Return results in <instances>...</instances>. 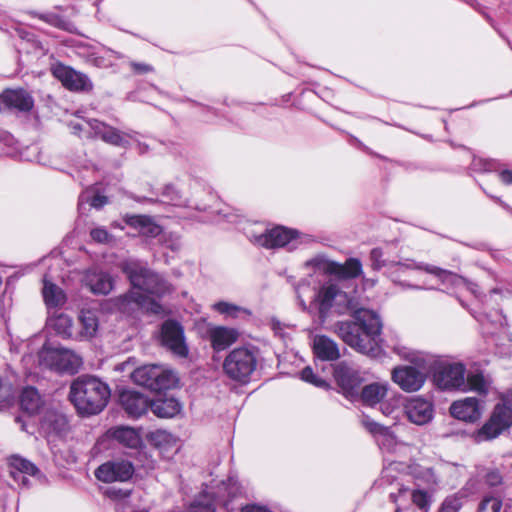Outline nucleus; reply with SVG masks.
<instances>
[{"label":"nucleus","instance_id":"45","mask_svg":"<svg viewBox=\"0 0 512 512\" xmlns=\"http://www.w3.org/2000/svg\"><path fill=\"white\" fill-rule=\"evenodd\" d=\"M90 236L95 242L103 244L109 243L112 239V236L108 233V231L101 227L92 229Z\"/></svg>","mask_w":512,"mask_h":512},{"label":"nucleus","instance_id":"31","mask_svg":"<svg viewBox=\"0 0 512 512\" xmlns=\"http://www.w3.org/2000/svg\"><path fill=\"white\" fill-rule=\"evenodd\" d=\"M330 271L342 279L355 278L362 273V264L356 258H349L344 264L332 263Z\"/></svg>","mask_w":512,"mask_h":512},{"label":"nucleus","instance_id":"9","mask_svg":"<svg viewBox=\"0 0 512 512\" xmlns=\"http://www.w3.org/2000/svg\"><path fill=\"white\" fill-rule=\"evenodd\" d=\"M40 366L59 373L74 374L82 366V358L64 347L45 346L39 353Z\"/></svg>","mask_w":512,"mask_h":512},{"label":"nucleus","instance_id":"48","mask_svg":"<svg viewBox=\"0 0 512 512\" xmlns=\"http://www.w3.org/2000/svg\"><path fill=\"white\" fill-rule=\"evenodd\" d=\"M491 162L482 159L473 160V168L480 171H489L491 169Z\"/></svg>","mask_w":512,"mask_h":512},{"label":"nucleus","instance_id":"53","mask_svg":"<svg viewBox=\"0 0 512 512\" xmlns=\"http://www.w3.org/2000/svg\"><path fill=\"white\" fill-rule=\"evenodd\" d=\"M300 238V232L296 229L290 228V249L292 248V244Z\"/></svg>","mask_w":512,"mask_h":512},{"label":"nucleus","instance_id":"61","mask_svg":"<svg viewBox=\"0 0 512 512\" xmlns=\"http://www.w3.org/2000/svg\"><path fill=\"white\" fill-rule=\"evenodd\" d=\"M511 94H512V90H511Z\"/></svg>","mask_w":512,"mask_h":512},{"label":"nucleus","instance_id":"27","mask_svg":"<svg viewBox=\"0 0 512 512\" xmlns=\"http://www.w3.org/2000/svg\"><path fill=\"white\" fill-rule=\"evenodd\" d=\"M9 467L10 475L15 480L21 477L24 485H27L24 475L37 476L39 474L38 468L32 462L19 456H11L9 458Z\"/></svg>","mask_w":512,"mask_h":512},{"label":"nucleus","instance_id":"24","mask_svg":"<svg viewBox=\"0 0 512 512\" xmlns=\"http://www.w3.org/2000/svg\"><path fill=\"white\" fill-rule=\"evenodd\" d=\"M388 391L387 382H374L361 388L359 396L364 405L374 407L387 397Z\"/></svg>","mask_w":512,"mask_h":512},{"label":"nucleus","instance_id":"5","mask_svg":"<svg viewBox=\"0 0 512 512\" xmlns=\"http://www.w3.org/2000/svg\"><path fill=\"white\" fill-rule=\"evenodd\" d=\"M109 397L108 385L95 377L78 378L70 387V400L81 414L94 415L101 412Z\"/></svg>","mask_w":512,"mask_h":512},{"label":"nucleus","instance_id":"29","mask_svg":"<svg viewBox=\"0 0 512 512\" xmlns=\"http://www.w3.org/2000/svg\"><path fill=\"white\" fill-rule=\"evenodd\" d=\"M150 409L159 418H172L180 413L181 404L175 398H158L151 401Z\"/></svg>","mask_w":512,"mask_h":512},{"label":"nucleus","instance_id":"21","mask_svg":"<svg viewBox=\"0 0 512 512\" xmlns=\"http://www.w3.org/2000/svg\"><path fill=\"white\" fill-rule=\"evenodd\" d=\"M3 111L6 108H14L19 111L28 112L34 106L32 96L23 89H7L2 92Z\"/></svg>","mask_w":512,"mask_h":512},{"label":"nucleus","instance_id":"52","mask_svg":"<svg viewBox=\"0 0 512 512\" xmlns=\"http://www.w3.org/2000/svg\"><path fill=\"white\" fill-rule=\"evenodd\" d=\"M241 512H271L265 507L258 505H247L245 506Z\"/></svg>","mask_w":512,"mask_h":512},{"label":"nucleus","instance_id":"34","mask_svg":"<svg viewBox=\"0 0 512 512\" xmlns=\"http://www.w3.org/2000/svg\"><path fill=\"white\" fill-rule=\"evenodd\" d=\"M394 352L398 354L402 359L409 361L418 368H426L429 363V357L427 354L421 351H416L411 348L397 345L394 347Z\"/></svg>","mask_w":512,"mask_h":512},{"label":"nucleus","instance_id":"40","mask_svg":"<svg viewBox=\"0 0 512 512\" xmlns=\"http://www.w3.org/2000/svg\"><path fill=\"white\" fill-rule=\"evenodd\" d=\"M213 309L221 314H224L232 318H236L241 314H251L249 310L226 301L216 302L215 304H213Z\"/></svg>","mask_w":512,"mask_h":512},{"label":"nucleus","instance_id":"23","mask_svg":"<svg viewBox=\"0 0 512 512\" xmlns=\"http://www.w3.org/2000/svg\"><path fill=\"white\" fill-rule=\"evenodd\" d=\"M363 425L371 434L374 435V437H376L380 448L388 451L395 448L397 439L389 427L381 425L369 418L363 420Z\"/></svg>","mask_w":512,"mask_h":512},{"label":"nucleus","instance_id":"33","mask_svg":"<svg viewBox=\"0 0 512 512\" xmlns=\"http://www.w3.org/2000/svg\"><path fill=\"white\" fill-rule=\"evenodd\" d=\"M79 322L82 327L80 331L82 337L90 339L96 335L99 321L95 311L82 310L79 315Z\"/></svg>","mask_w":512,"mask_h":512},{"label":"nucleus","instance_id":"56","mask_svg":"<svg viewBox=\"0 0 512 512\" xmlns=\"http://www.w3.org/2000/svg\"><path fill=\"white\" fill-rule=\"evenodd\" d=\"M400 284L403 286V287H408V288H411V289H424V287L422 286H416V285H410L408 283H405V282H400Z\"/></svg>","mask_w":512,"mask_h":512},{"label":"nucleus","instance_id":"8","mask_svg":"<svg viewBox=\"0 0 512 512\" xmlns=\"http://www.w3.org/2000/svg\"><path fill=\"white\" fill-rule=\"evenodd\" d=\"M137 385L153 391L172 389L177 386L179 378L175 371L161 365H143L131 373Z\"/></svg>","mask_w":512,"mask_h":512},{"label":"nucleus","instance_id":"35","mask_svg":"<svg viewBox=\"0 0 512 512\" xmlns=\"http://www.w3.org/2000/svg\"><path fill=\"white\" fill-rule=\"evenodd\" d=\"M42 293L48 307H58L65 303L66 297L62 289L46 279L44 280Z\"/></svg>","mask_w":512,"mask_h":512},{"label":"nucleus","instance_id":"18","mask_svg":"<svg viewBox=\"0 0 512 512\" xmlns=\"http://www.w3.org/2000/svg\"><path fill=\"white\" fill-rule=\"evenodd\" d=\"M120 403L130 417L139 418L148 411L151 401L141 393L128 390L120 394Z\"/></svg>","mask_w":512,"mask_h":512},{"label":"nucleus","instance_id":"60","mask_svg":"<svg viewBox=\"0 0 512 512\" xmlns=\"http://www.w3.org/2000/svg\"><path fill=\"white\" fill-rule=\"evenodd\" d=\"M395 512H398V510H396Z\"/></svg>","mask_w":512,"mask_h":512},{"label":"nucleus","instance_id":"20","mask_svg":"<svg viewBox=\"0 0 512 512\" xmlns=\"http://www.w3.org/2000/svg\"><path fill=\"white\" fill-rule=\"evenodd\" d=\"M88 125L95 132V134L106 143L122 147H125L129 143V135L127 133H123L120 130L103 122L93 119L88 121Z\"/></svg>","mask_w":512,"mask_h":512},{"label":"nucleus","instance_id":"55","mask_svg":"<svg viewBox=\"0 0 512 512\" xmlns=\"http://www.w3.org/2000/svg\"><path fill=\"white\" fill-rule=\"evenodd\" d=\"M272 329L275 331V333H280L283 330V327H281V324L279 321H276L275 319L272 320Z\"/></svg>","mask_w":512,"mask_h":512},{"label":"nucleus","instance_id":"14","mask_svg":"<svg viewBox=\"0 0 512 512\" xmlns=\"http://www.w3.org/2000/svg\"><path fill=\"white\" fill-rule=\"evenodd\" d=\"M51 71L53 76L70 91H90L93 88V84L87 75L69 66L58 63L52 66Z\"/></svg>","mask_w":512,"mask_h":512},{"label":"nucleus","instance_id":"44","mask_svg":"<svg viewBox=\"0 0 512 512\" xmlns=\"http://www.w3.org/2000/svg\"><path fill=\"white\" fill-rule=\"evenodd\" d=\"M411 499L413 504L423 511H427L430 507L429 496L424 490H413L411 493Z\"/></svg>","mask_w":512,"mask_h":512},{"label":"nucleus","instance_id":"22","mask_svg":"<svg viewBox=\"0 0 512 512\" xmlns=\"http://www.w3.org/2000/svg\"><path fill=\"white\" fill-rule=\"evenodd\" d=\"M211 346L216 351H222L234 344L240 333L237 329L226 326H214L209 329Z\"/></svg>","mask_w":512,"mask_h":512},{"label":"nucleus","instance_id":"42","mask_svg":"<svg viewBox=\"0 0 512 512\" xmlns=\"http://www.w3.org/2000/svg\"><path fill=\"white\" fill-rule=\"evenodd\" d=\"M502 501L500 498L488 495L485 496L478 506V512H500Z\"/></svg>","mask_w":512,"mask_h":512},{"label":"nucleus","instance_id":"43","mask_svg":"<svg viewBox=\"0 0 512 512\" xmlns=\"http://www.w3.org/2000/svg\"><path fill=\"white\" fill-rule=\"evenodd\" d=\"M300 378L301 380L307 382V383H310L316 387H319V388H327L329 385L328 383L318 377L314 372H313V369L309 366L305 367L301 373H300Z\"/></svg>","mask_w":512,"mask_h":512},{"label":"nucleus","instance_id":"6","mask_svg":"<svg viewBox=\"0 0 512 512\" xmlns=\"http://www.w3.org/2000/svg\"><path fill=\"white\" fill-rule=\"evenodd\" d=\"M370 262L373 270H380L384 267H395L396 270L391 272V278L394 282H397V278L395 273L397 272H405L406 270H424L425 272L434 275L438 278L443 284H451V285H459L465 280L458 276L457 274L442 269L440 267L424 264V263H416L412 260L407 262H394L385 258V253L382 248H373L370 252Z\"/></svg>","mask_w":512,"mask_h":512},{"label":"nucleus","instance_id":"49","mask_svg":"<svg viewBox=\"0 0 512 512\" xmlns=\"http://www.w3.org/2000/svg\"><path fill=\"white\" fill-rule=\"evenodd\" d=\"M499 177H500V180L506 184V185H510L512 184V170H502L500 173H499Z\"/></svg>","mask_w":512,"mask_h":512},{"label":"nucleus","instance_id":"37","mask_svg":"<svg viewBox=\"0 0 512 512\" xmlns=\"http://www.w3.org/2000/svg\"><path fill=\"white\" fill-rule=\"evenodd\" d=\"M50 325L56 333L63 337L69 338L73 335V321L66 314H59L51 318Z\"/></svg>","mask_w":512,"mask_h":512},{"label":"nucleus","instance_id":"58","mask_svg":"<svg viewBox=\"0 0 512 512\" xmlns=\"http://www.w3.org/2000/svg\"><path fill=\"white\" fill-rule=\"evenodd\" d=\"M128 363H123L121 364V366L119 367L120 370H125V366L127 365Z\"/></svg>","mask_w":512,"mask_h":512},{"label":"nucleus","instance_id":"10","mask_svg":"<svg viewBox=\"0 0 512 512\" xmlns=\"http://www.w3.org/2000/svg\"><path fill=\"white\" fill-rule=\"evenodd\" d=\"M257 366V358L252 349H233L223 362L224 373L232 380L246 383Z\"/></svg>","mask_w":512,"mask_h":512},{"label":"nucleus","instance_id":"19","mask_svg":"<svg viewBox=\"0 0 512 512\" xmlns=\"http://www.w3.org/2000/svg\"><path fill=\"white\" fill-rule=\"evenodd\" d=\"M450 413L459 420L473 422L481 416L479 401L475 397H466L462 400L454 401L451 404Z\"/></svg>","mask_w":512,"mask_h":512},{"label":"nucleus","instance_id":"26","mask_svg":"<svg viewBox=\"0 0 512 512\" xmlns=\"http://www.w3.org/2000/svg\"><path fill=\"white\" fill-rule=\"evenodd\" d=\"M315 356L324 361H334L340 357V351L336 342L324 335H317L313 340Z\"/></svg>","mask_w":512,"mask_h":512},{"label":"nucleus","instance_id":"15","mask_svg":"<svg viewBox=\"0 0 512 512\" xmlns=\"http://www.w3.org/2000/svg\"><path fill=\"white\" fill-rule=\"evenodd\" d=\"M403 414L407 419L418 426L428 424L433 419V404L422 397L407 398L403 404Z\"/></svg>","mask_w":512,"mask_h":512},{"label":"nucleus","instance_id":"59","mask_svg":"<svg viewBox=\"0 0 512 512\" xmlns=\"http://www.w3.org/2000/svg\"><path fill=\"white\" fill-rule=\"evenodd\" d=\"M495 200L499 203H501L503 206H505V204L500 200V198H495Z\"/></svg>","mask_w":512,"mask_h":512},{"label":"nucleus","instance_id":"4","mask_svg":"<svg viewBox=\"0 0 512 512\" xmlns=\"http://www.w3.org/2000/svg\"><path fill=\"white\" fill-rule=\"evenodd\" d=\"M435 384L442 390L468 392L486 395L490 382L481 373L466 375V367L461 362L441 361L437 363L434 374Z\"/></svg>","mask_w":512,"mask_h":512},{"label":"nucleus","instance_id":"32","mask_svg":"<svg viewBox=\"0 0 512 512\" xmlns=\"http://www.w3.org/2000/svg\"><path fill=\"white\" fill-rule=\"evenodd\" d=\"M21 408L28 414H36L43 406V400L39 392L33 387L23 389L20 397Z\"/></svg>","mask_w":512,"mask_h":512},{"label":"nucleus","instance_id":"1","mask_svg":"<svg viewBox=\"0 0 512 512\" xmlns=\"http://www.w3.org/2000/svg\"><path fill=\"white\" fill-rule=\"evenodd\" d=\"M122 270L130 279L132 290L120 298V308L127 310L130 304H134L146 311L159 313L161 306L150 296L168 294L173 290L172 286L137 261L124 262Z\"/></svg>","mask_w":512,"mask_h":512},{"label":"nucleus","instance_id":"2","mask_svg":"<svg viewBox=\"0 0 512 512\" xmlns=\"http://www.w3.org/2000/svg\"><path fill=\"white\" fill-rule=\"evenodd\" d=\"M353 321L336 323L338 336L354 350L377 357L380 352L382 321L377 313L368 309L356 310Z\"/></svg>","mask_w":512,"mask_h":512},{"label":"nucleus","instance_id":"11","mask_svg":"<svg viewBox=\"0 0 512 512\" xmlns=\"http://www.w3.org/2000/svg\"><path fill=\"white\" fill-rule=\"evenodd\" d=\"M246 234L253 244L266 249L281 248L288 243V230L281 225L260 229L255 224L247 229Z\"/></svg>","mask_w":512,"mask_h":512},{"label":"nucleus","instance_id":"54","mask_svg":"<svg viewBox=\"0 0 512 512\" xmlns=\"http://www.w3.org/2000/svg\"><path fill=\"white\" fill-rule=\"evenodd\" d=\"M467 285V288L475 295V296H479V287L476 283H473V282H467L466 283Z\"/></svg>","mask_w":512,"mask_h":512},{"label":"nucleus","instance_id":"28","mask_svg":"<svg viewBox=\"0 0 512 512\" xmlns=\"http://www.w3.org/2000/svg\"><path fill=\"white\" fill-rule=\"evenodd\" d=\"M85 283L95 294H107L112 290L111 277L101 271H88L85 276Z\"/></svg>","mask_w":512,"mask_h":512},{"label":"nucleus","instance_id":"41","mask_svg":"<svg viewBox=\"0 0 512 512\" xmlns=\"http://www.w3.org/2000/svg\"><path fill=\"white\" fill-rule=\"evenodd\" d=\"M44 424L54 432L61 433L67 428V419L62 414L50 412L45 416Z\"/></svg>","mask_w":512,"mask_h":512},{"label":"nucleus","instance_id":"39","mask_svg":"<svg viewBox=\"0 0 512 512\" xmlns=\"http://www.w3.org/2000/svg\"><path fill=\"white\" fill-rule=\"evenodd\" d=\"M398 398H390V399H384L379 405H380V411L381 413L391 418L394 423L400 418L401 414H403V407L400 406Z\"/></svg>","mask_w":512,"mask_h":512},{"label":"nucleus","instance_id":"13","mask_svg":"<svg viewBox=\"0 0 512 512\" xmlns=\"http://www.w3.org/2000/svg\"><path fill=\"white\" fill-rule=\"evenodd\" d=\"M334 377L346 398L354 399L359 396L363 378L356 369L341 362L334 368Z\"/></svg>","mask_w":512,"mask_h":512},{"label":"nucleus","instance_id":"17","mask_svg":"<svg viewBox=\"0 0 512 512\" xmlns=\"http://www.w3.org/2000/svg\"><path fill=\"white\" fill-rule=\"evenodd\" d=\"M134 473L133 465L129 461L118 460L109 461L100 465L96 471L95 476L98 480L111 483L115 481H127Z\"/></svg>","mask_w":512,"mask_h":512},{"label":"nucleus","instance_id":"38","mask_svg":"<svg viewBox=\"0 0 512 512\" xmlns=\"http://www.w3.org/2000/svg\"><path fill=\"white\" fill-rule=\"evenodd\" d=\"M411 475L418 481L431 486L438 483V477L433 468L415 464L411 468Z\"/></svg>","mask_w":512,"mask_h":512},{"label":"nucleus","instance_id":"30","mask_svg":"<svg viewBox=\"0 0 512 512\" xmlns=\"http://www.w3.org/2000/svg\"><path fill=\"white\" fill-rule=\"evenodd\" d=\"M127 223L138 229L142 235L148 237H155L162 231V228L151 217L145 215L131 216L128 218Z\"/></svg>","mask_w":512,"mask_h":512},{"label":"nucleus","instance_id":"46","mask_svg":"<svg viewBox=\"0 0 512 512\" xmlns=\"http://www.w3.org/2000/svg\"><path fill=\"white\" fill-rule=\"evenodd\" d=\"M88 201L91 207L101 208L107 203V198L102 195H94L91 199L86 194H83L80 198V202Z\"/></svg>","mask_w":512,"mask_h":512},{"label":"nucleus","instance_id":"47","mask_svg":"<svg viewBox=\"0 0 512 512\" xmlns=\"http://www.w3.org/2000/svg\"><path fill=\"white\" fill-rule=\"evenodd\" d=\"M502 477L497 471H490L486 474V483L489 486H497L501 483Z\"/></svg>","mask_w":512,"mask_h":512},{"label":"nucleus","instance_id":"25","mask_svg":"<svg viewBox=\"0 0 512 512\" xmlns=\"http://www.w3.org/2000/svg\"><path fill=\"white\" fill-rule=\"evenodd\" d=\"M108 435L119 444L128 448L137 449L142 445V438L140 433L134 428L128 426H118L111 428L108 431Z\"/></svg>","mask_w":512,"mask_h":512},{"label":"nucleus","instance_id":"12","mask_svg":"<svg viewBox=\"0 0 512 512\" xmlns=\"http://www.w3.org/2000/svg\"><path fill=\"white\" fill-rule=\"evenodd\" d=\"M161 343L178 357L185 358L188 355L183 327L174 320H167L162 324Z\"/></svg>","mask_w":512,"mask_h":512},{"label":"nucleus","instance_id":"3","mask_svg":"<svg viewBox=\"0 0 512 512\" xmlns=\"http://www.w3.org/2000/svg\"><path fill=\"white\" fill-rule=\"evenodd\" d=\"M296 294L304 310H318L321 318H325L332 309L338 314H344L354 308L348 294L333 283L324 284L318 291L301 284L296 288Z\"/></svg>","mask_w":512,"mask_h":512},{"label":"nucleus","instance_id":"57","mask_svg":"<svg viewBox=\"0 0 512 512\" xmlns=\"http://www.w3.org/2000/svg\"><path fill=\"white\" fill-rule=\"evenodd\" d=\"M308 240H309V237H308L307 235H304V236L302 237L301 242H306V241H308Z\"/></svg>","mask_w":512,"mask_h":512},{"label":"nucleus","instance_id":"51","mask_svg":"<svg viewBox=\"0 0 512 512\" xmlns=\"http://www.w3.org/2000/svg\"><path fill=\"white\" fill-rule=\"evenodd\" d=\"M131 67L137 73H146V72L151 71V67L147 64L132 62Z\"/></svg>","mask_w":512,"mask_h":512},{"label":"nucleus","instance_id":"16","mask_svg":"<svg viewBox=\"0 0 512 512\" xmlns=\"http://www.w3.org/2000/svg\"><path fill=\"white\" fill-rule=\"evenodd\" d=\"M392 381L403 391L411 393L420 390L425 383V374L418 368L402 365L397 366L391 373Z\"/></svg>","mask_w":512,"mask_h":512},{"label":"nucleus","instance_id":"7","mask_svg":"<svg viewBox=\"0 0 512 512\" xmlns=\"http://www.w3.org/2000/svg\"><path fill=\"white\" fill-rule=\"evenodd\" d=\"M512 426V401L503 398L497 403L489 419L476 430L472 438L476 443L491 441L499 437Z\"/></svg>","mask_w":512,"mask_h":512},{"label":"nucleus","instance_id":"50","mask_svg":"<svg viewBox=\"0 0 512 512\" xmlns=\"http://www.w3.org/2000/svg\"><path fill=\"white\" fill-rule=\"evenodd\" d=\"M107 495L111 498H114V499H119V498H125L129 495L128 492H123L122 490H116V489H108L107 490Z\"/></svg>","mask_w":512,"mask_h":512},{"label":"nucleus","instance_id":"36","mask_svg":"<svg viewBox=\"0 0 512 512\" xmlns=\"http://www.w3.org/2000/svg\"><path fill=\"white\" fill-rule=\"evenodd\" d=\"M467 492L460 490L447 496L442 502L438 512H459L467 499Z\"/></svg>","mask_w":512,"mask_h":512}]
</instances>
